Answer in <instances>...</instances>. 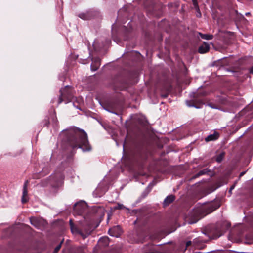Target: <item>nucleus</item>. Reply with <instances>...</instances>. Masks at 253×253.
Wrapping results in <instances>:
<instances>
[{"label": "nucleus", "mask_w": 253, "mask_h": 253, "mask_svg": "<svg viewBox=\"0 0 253 253\" xmlns=\"http://www.w3.org/2000/svg\"><path fill=\"white\" fill-rule=\"evenodd\" d=\"M79 130L82 134L79 136L77 140L72 139L71 140V145L73 149L77 147L81 148L83 151H89L91 149V147L89 144L87 135L86 132L81 129Z\"/></svg>", "instance_id": "obj_1"}, {"label": "nucleus", "mask_w": 253, "mask_h": 253, "mask_svg": "<svg viewBox=\"0 0 253 253\" xmlns=\"http://www.w3.org/2000/svg\"><path fill=\"white\" fill-rule=\"evenodd\" d=\"M216 209L217 207H214L212 203L205 205L196 208L194 210V212L198 216L194 221H190L189 223L192 224L196 223L200 218L213 211Z\"/></svg>", "instance_id": "obj_2"}, {"label": "nucleus", "mask_w": 253, "mask_h": 253, "mask_svg": "<svg viewBox=\"0 0 253 253\" xmlns=\"http://www.w3.org/2000/svg\"><path fill=\"white\" fill-rule=\"evenodd\" d=\"M109 244V239L108 237H103L98 241V246L101 248L108 247Z\"/></svg>", "instance_id": "obj_3"}, {"label": "nucleus", "mask_w": 253, "mask_h": 253, "mask_svg": "<svg viewBox=\"0 0 253 253\" xmlns=\"http://www.w3.org/2000/svg\"><path fill=\"white\" fill-rule=\"evenodd\" d=\"M28 184V181L27 180L24 182L23 187V192H22V197L21 199L22 203H25L27 201V199L26 197H28V191H27V186Z\"/></svg>", "instance_id": "obj_4"}, {"label": "nucleus", "mask_w": 253, "mask_h": 253, "mask_svg": "<svg viewBox=\"0 0 253 253\" xmlns=\"http://www.w3.org/2000/svg\"><path fill=\"white\" fill-rule=\"evenodd\" d=\"M209 44L206 42H204L199 47L198 52L201 54H204L209 51Z\"/></svg>", "instance_id": "obj_5"}, {"label": "nucleus", "mask_w": 253, "mask_h": 253, "mask_svg": "<svg viewBox=\"0 0 253 253\" xmlns=\"http://www.w3.org/2000/svg\"><path fill=\"white\" fill-rule=\"evenodd\" d=\"M219 136V133L216 131H214L213 134L209 135L206 138H205V140L206 142L214 141L218 138Z\"/></svg>", "instance_id": "obj_6"}, {"label": "nucleus", "mask_w": 253, "mask_h": 253, "mask_svg": "<svg viewBox=\"0 0 253 253\" xmlns=\"http://www.w3.org/2000/svg\"><path fill=\"white\" fill-rule=\"evenodd\" d=\"M175 200V196L173 195L168 196L163 201V206L164 207L168 206Z\"/></svg>", "instance_id": "obj_7"}, {"label": "nucleus", "mask_w": 253, "mask_h": 253, "mask_svg": "<svg viewBox=\"0 0 253 253\" xmlns=\"http://www.w3.org/2000/svg\"><path fill=\"white\" fill-rule=\"evenodd\" d=\"M78 17L83 20H88L91 18L92 14L90 12L87 11L85 13H81L79 14L78 15Z\"/></svg>", "instance_id": "obj_8"}, {"label": "nucleus", "mask_w": 253, "mask_h": 253, "mask_svg": "<svg viewBox=\"0 0 253 253\" xmlns=\"http://www.w3.org/2000/svg\"><path fill=\"white\" fill-rule=\"evenodd\" d=\"M76 253H85L86 248L85 246H79L74 248Z\"/></svg>", "instance_id": "obj_9"}, {"label": "nucleus", "mask_w": 253, "mask_h": 253, "mask_svg": "<svg viewBox=\"0 0 253 253\" xmlns=\"http://www.w3.org/2000/svg\"><path fill=\"white\" fill-rule=\"evenodd\" d=\"M200 35L202 39H204L206 40H211L213 37L212 35L203 34L201 33H200Z\"/></svg>", "instance_id": "obj_10"}, {"label": "nucleus", "mask_w": 253, "mask_h": 253, "mask_svg": "<svg viewBox=\"0 0 253 253\" xmlns=\"http://www.w3.org/2000/svg\"><path fill=\"white\" fill-rule=\"evenodd\" d=\"M90 234V232L88 231H86L85 233H83L81 231L79 233V234H80L84 239L87 238Z\"/></svg>", "instance_id": "obj_11"}, {"label": "nucleus", "mask_w": 253, "mask_h": 253, "mask_svg": "<svg viewBox=\"0 0 253 253\" xmlns=\"http://www.w3.org/2000/svg\"><path fill=\"white\" fill-rule=\"evenodd\" d=\"M70 229H71V231L73 234H79V233L81 231V230H79L77 228V227L75 225L70 227Z\"/></svg>", "instance_id": "obj_12"}, {"label": "nucleus", "mask_w": 253, "mask_h": 253, "mask_svg": "<svg viewBox=\"0 0 253 253\" xmlns=\"http://www.w3.org/2000/svg\"><path fill=\"white\" fill-rule=\"evenodd\" d=\"M207 172H208V170L207 169H203L202 170H200L198 173H197V174L196 175V176L197 177V176H199L200 175H202L205 174L206 173H207Z\"/></svg>", "instance_id": "obj_13"}, {"label": "nucleus", "mask_w": 253, "mask_h": 253, "mask_svg": "<svg viewBox=\"0 0 253 253\" xmlns=\"http://www.w3.org/2000/svg\"><path fill=\"white\" fill-rule=\"evenodd\" d=\"M193 4L194 7L195 9H196V10L197 12H199L200 9H199L198 4L197 1H194V2H193Z\"/></svg>", "instance_id": "obj_14"}, {"label": "nucleus", "mask_w": 253, "mask_h": 253, "mask_svg": "<svg viewBox=\"0 0 253 253\" xmlns=\"http://www.w3.org/2000/svg\"><path fill=\"white\" fill-rule=\"evenodd\" d=\"M193 4L194 7L195 9H196V10L197 12H199L200 9H199L198 4L197 1H194V2H193Z\"/></svg>", "instance_id": "obj_15"}, {"label": "nucleus", "mask_w": 253, "mask_h": 253, "mask_svg": "<svg viewBox=\"0 0 253 253\" xmlns=\"http://www.w3.org/2000/svg\"><path fill=\"white\" fill-rule=\"evenodd\" d=\"M48 181H49L48 179H46L45 180H43V181H42L40 182V184L42 186H46L47 185Z\"/></svg>", "instance_id": "obj_16"}, {"label": "nucleus", "mask_w": 253, "mask_h": 253, "mask_svg": "<svg viewBox=\"0 0 253 253\" xmlns=\"http://www.w3.org/2000/svg\"><path fill=\"white\" fill-rule=\"evenodd\" d=\"M62 242H63V241H62L61 242V243H60V244H59V245H58V246H57L55 248L54 251V252H53V253H57L58 252V251H59V250L60 249V248H61V244H62Z\"/></svg>", "instance_id": "obj_17"}, {"label": "nucleus", "mask_w": 253, "mask_h": 253, "mask_svg": "<svg viewBox=\"0 0 253 253\" xmlns=\"http://www.w3.org/2000/svg\"><path fill=\"white\" fill-rule=\"evenodd\" d=\"M60 95L58 98V104L61 103L63 101V99L62 98L63 93H62V90H60Z\"/></svg>", "instance_id": "obj_18"}, {"label": "nucleus", "mask_w": 253, "mask_h": 253, "mask_svg": "<svg viewBox=\"0 0 253 253\" xmlns=\"http://www.w3.org/2000/svg\"><path fill=\"white\" fill-rule=\"evenodd\" d=\"M204 95H206L205 93H198L196 95V96H195V93H192V94H191V96H192L193 97H196V98H197L200 96H204Z\"/></svg>", "instance_id": "obj_19"}, {"label": "nucleus", "mask_w": 253, "mask_h": 253, "mask_svg": "<svg viewBox=\"0 0 253 253\" xmlns=\"http://www.w3.org/2000/svg\"><path fill=\"white\" fill-rule=\"evenodd\" d=\"M125 208V206L123 204H118L115 208L116 209H123Z\"/></svg>", "instance_id": "obj_20"}, {"label": "nucleus", "mask_w": 253, "mask_h": 253, "mask_svg": "<svg viewBox=\"0 0 253 253\" xmlns=\"http://www.w3.org/2000/svg\"><path fill=\"white\" fill-rule=\"evenodd\" d=\"M91 70L93 71H96L98 68V66H94V65H93L92 64L91 65Z\"/></svg>", "instance_id": "obj_21"}, {"label": "nucleus", "mask_w": 253, "mask_h": 253, "mask_svg": "<svg viewBox=\"0 0 253 253\" xmlns=\"http://www.w3.org/2000/svg\"><path fill=\"white\" fill-rule=\"evenodd\" d=\"M186 104H187V105L188 106H189V107H195V108H199V107H198L196 106L195 105H193V104H191V103H190V101H186Z\"/></svg>", "instance_id": "obj_22"}, {"label": "nucleus", "mask_w": 253, "mask_h": 253, "mask_svg": "<svg viewBox=\"0 0 253 253\" xmlns=\"http://www.w3.org/2000/svg\"><path fill=\"white\" fill-rule=\"evenodd\" d=\"M222 160V157L221 155L218 156L216 158V161L218 162H220Z\"/></svg>", "instance_id": "obj_23"}, {"label": "nucleus", "mask_w": 253, "mask_h": 253, "mask_svg": "<svg viewBox=\"0 0 253 253\" xmlns=\"http://www.w3.org/2000/svg\"><path fill=\"white\" fill-rule=\"evenodd\" d=\"M113 229H110L108 230V233L109 234H110V235L112 236H115L116 235H115L114 234H113V233H111V232L113 231Z\"/></svg>", "instance_id": "obj_24"}, {"label": "nucleus", "mask_w": 253, "mask_h": 253, "mask_svg": "<svg viewBox=\"0 0 253 253\" xmlns=\"http://www.w3.org/2000/svg\"><path fill=\"white\" fill-rule=\"evenodd\" d=\"M69 224H70V227H71L72 226H73L74 225V223H73V220L72 219H70L69 220Z\"/></svg>", "instance_id": "obj_25"}, {"label": "nucleus", "mask_w": 253, "mask_h": 253, "mask_svg": "<svg viewBox=\"0 0 253 253\" xmlns=\"http://www.w3.org/2000/svg\"><path fill=\"white\" fill-rule=\"evenodd\" d=\"M249 72L250 74H253V66L250 68Z\"/></svg>", "instance_id": "obj_26"}, {"label": "nucleus", "mask_w": 253, "mask_h": 253, "mask_svg": "<svg viewBox=\"0 0 253 253\" xmlns=\"http://www.w3.org/2000/svg\"><path fill=\"white\" fill-rule=\"evenodd\" d=\"M245 173H246V171H243V172H241L240 175H239V177H241L242 176H243L245 174Z\"/></svg>", "instance_id": "obj_27"}, {"label": "nucleus", "mask_w": 253, "mask_h": 253, "mask_svg": "<svg viewBox=\"0 0 253 253\" xmlns=\"http://www.w3.org/2000/svg\"><path fill=\"white\" fill-rule=\"evenodd\" d=\"M49 124V120L48 119L45 120V125L48 126Z\"/></svg>", "instance_id": "obj_28"}, {"label": "nucleus", "mask_w": 253, "mask_h": 253, "mask_svg": "<svg viewBox=\"0 0 253 253\" xmlns=\"http://www.w3.org/2000/svg\"><path fill=\"white\" fill-rule=\"evenodd\" d=\"M49 124V120L48 119L45 120V125L48 126Z\"/></svg>", "instance_id": "obj_29"}, {"label": "nucleus", "mask_w": 253, "mask_h": 253, "mask_svg": "<svg viewBox=\"0 0 253 253\" xmlns=\"http://www.w3.org/2000/svg\"><path fill=\"white\" fill-rule=\"evenodd\" d=\"M191 241H187L186 244V247L189 246V245H191Z\"/></svg>", "instance_id": "obj_30"}, {"label": "nucleus", "mask_w": 253, "mask_h": 253, "mask_svg": "<svg viewBox=\"0 0 253 253\" xmlns=\"http://www.w3.org/2000/svg\"><path fill=\"white\" fill-rule=\"evenodd\" d=\"M198 13L199 15H197V16L199 17H200L201 16V14L200 13V11H199V12H198Z\"/></svg>", "instance_id": "obj_31"}, {"label": "nucleus", "mask_w": 253, "mask_h": 253, "mask_svg": "<svg viewBox=\"0 0 253 253\" xmlns=\"http://www.w3.org/2000/svg\"><path fill=\"white\" fill-rule=\"evenodd\" d=\"M34 221L31 220V224L33 225L34 226H36V225L33 223Z\"/></svg>", "instance_id": "obj_32"}, {"label": "nucleus", "mask_w": 253, "mask_h": 253, "mask_svg": "<svg viewBox=\"0 0 253 253\" xmlns=\"http://www.w3.org/2000/svg\"><path fill=\"white\" fill-rule=\"evenodd\" d=\"M234 188V186H232L230 188L229 191H230H230H232V190Z\"/></svg>", "instance_id": "obj_33"}, {"label": "nucleus", "mask_w": 253, "mask_h": 253, "mask_svg": "<svg viewBox=\"0 0 253 253\" xmlns=\"http://www.w3.org/2000/svg\"><path fill=\"white\" fill-rule=\"evenodd\" d=\"M250 14H251L250 12H247V13L245 14V15H246V16L249 15H250Z\"/></svg>", "instance_id": "obj_34"}, {"label": "nucleus", "mask_w": 253, "mask_h": 253, "mask_svg": "<svg viewBox=\"0 0 253 253\" xmlns=\"http://www.w3.org/2000/svg\"><path fill=\"white\" fill-rule=\"evenodd\" d=\"M192 2H194V1H197V0H192Z\"/></svg>", "instance_id": "obj_35"}]
</instances>
